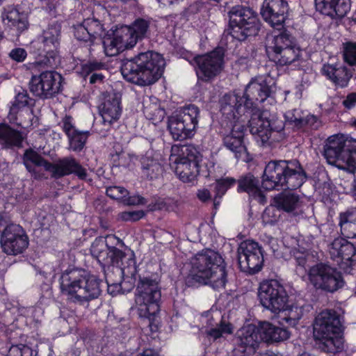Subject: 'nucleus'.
<instances>
[{
  "mask_svg": "<svg viewBox=\"0 0 356 356\" xmlns=\"http://www.w3.org/2000/svg\"><path fill=\"white\" fill-rule=\"evenodd\" d=\"M261 305L275 315H278L281 325L295 326L302 316V308L291 300L284 286L277 280L264 281L259 288Z\"/></svg>",
  "mask_w": 356,
  "mask_h": 356,
  "instance_id": "1",
  "label": "nucleus"
},
{
  "mask_svg": "<svg viewBox=\"0 0 356 356\" xmlns=\"http://www.w3.org/2000/svg\"><path fill=\"white\" fill-rule=\"evenodd\" d=\"M224 260L218 252L207 249L191 260L188 283L209 285L214 289L224 288L227 282Z\"/></svg>",
  "mask_w": 356,
  "mask_h": 356,
  "instance_id": "2",
  "label": "nucleus"
},
{
  "mask_svg": "<svg viewBox=\"0 0 356 356\" xmlns=\"http://www.w3.org/2000/svg\"><path fill=\"white\" fill-rule=\"evenodd\" d=\"M164 67L165 60L161 54L147 51L124 61L121 67V73L129 82L149 86L161 76Z\"/></svg>",
  "mask_w": 356,
  "mask_h": 356,
  "instance_id": "3",
  "label": "nucleus"
},
{
  "mask_svg": "<svg viewBox=\"0 0 356 356\" xmlns=\"http://www.w3.org/2000/svg\"><path fill=\"white\" fill-rule=\"evenodd\" d=\"M100 282L95 276L78 269L65 270L60 277V289L67 299L83 305L99 297Z\"/></svg>",
  "mask_w": 356,
  "mask_h": 356,
  "instance_id": "4",
  "label": "nucleus"
},
{
  "mask_svg": "<svg viewBox=\"0 0 356 356\" xmlns=\"http://www.w3.org/2000/svg\"><path fill=\"white\" fill-rule=\"evenodd\" d=\"M305 179L298 161H272L265 168L262 187L268 191L293 190L301 186Z\"/></svg>",
  "mask_w": 356,
  "mask_h": 356,
  "instance_id": "5",
  "label": "nucleus"
},
{
  "mask_svg": "<svg viewBox=\"0 0 356 356\" xmlns=\"http://www.w3.org/2000/svg\"><path fill=\"white\" fill-rule=\"evenodd\" d=\"M161 297L160 286L156 280L140 277L136 288L135 301L138 314L143 318L151 333H156L159 328V302Z\"/></svg>",
  "mask_w": 356,
  "mask_h": 356,
  "instance_id": "6",
  "label": "nucleus"
},
{
  "mask_svg": "<svg viewBox=\"0 0 356 356\" xmlns=\"http://www.w3.org/2000/svg\"><path fill=\"white\" fill-rule=\"evenodd\" d=\"M314 337L321 342L327 352H339L343 348L339 317L331 310L319 313L315 318Z\"/></svg>",
  "mask_w": 356,
  "mask_h": 356,
  "instance_id": "7",
  "label": "nucleus"
},
{
  "mask_svg": "<svg viewBox=\"0 0 356 356\" xmlns=\"http://www.w3.org/2000/svg\"><path fill=\"white\" fill-rule=\"evenodd\" d=\"M323 155L329 164L354 172L356 170V139L343 135L332 136L326 140Z\"/></svg>",
  "mask_w": 356,
  "mask_h": 356,
  "instance_id": "8",
  "label": "nucleus"
},
{
  "mask_svg": "<svg viewBox=\"0 0 356 356\" xmlns=\"http://www.w3.org/2000/svg\"><path fill=\"white\" fill-rule=\"evenodd\" d=\"M200 154L193 145H173L170 165L183 182L193 181L199 174Z\"/></svg>",
  "mask_w": 356,
  "mask_h": 356,
  "instance_id": "9",
  "label": "nucleus"
},
{
  "mask_svg": "<svg viewBox=\"0 0 356 356\" xmlns=\"http://www.w3.org/2000/svg\"><path fill=\"white\" fill-rule=\"evenodd\" d=\"M90 252L99 263L104 266H116L122 273L125 269L131 274L136 272L134 252L129 250L124 252L115 247L108 246L105 238H97L92 243Z\"/></svg>",
  "mask_w": 356,
  "mask_h": 356,
  "instance_id": "10",
  "label": "nucleus"
},
{
  "mask_svg": "<svg viewBox=\"0 0 356 356\" xmlns=\"http://www.w3.org/2000/svg\"><path fill=\"white\" fill-rule=\"evenodd\" d=\"M289 337L290 332L286 329L276 327L269 322L246 325V355L255 354L261 342H280Z\"/></svg>",
  "mask_w": 356,
  "mask_h": 356,
  "instance_id": "11",
  "label": "nucleus"
},
{
  "mask_svg": "<svg viewBox=\"0 0 356 356\" xmlns=\"http://www.w3.org/2000/svg\"><path fill=\"white\" fill-rule=\"evenodd\" d=\"M199 115L198 107L188 105L170 116L168 127L172 138L181 141L191 138L195 134Z\"/></svg>",
  "mask_w": 356,
  "mask_h": 356,
  "instance_id": "12",
  "label": "nucleus"
},
{
  "mask_svg": "<svg viewBox=\"0 0 356 356\" xmlns=\"http://www.w3.org/2000/svg\"><path fill=\"white\" fill-rule=\"evenodd\" d=\"M308 279L316 289L331 293L341 288L344 284L341 273L323 263L317 264L309 268Z\"/></svg>",
  "mask_w": 356,
  "mask_h": 356,
  "instance_id": "13",
  "label": "nucleus"
},
{
  "mask_svg": "<svg viewBox=\"0 0 356 356\" xmlns=\"http://www.w3.org/2000/svg\"><path fill=\"white\" fill-rule=\"evenodd\" d=\"M224 57L225 49L222 47H216L207 54L195 56L193 60L197 66V77L209 81L218 76L223 70Z\"/></svg>",
  "mask_w": 356,
  "mask_h": 356,
  "instance_id": "14",
  "label": "nucleus"
},
{
  "mask_svg": "<svg viewBox=\"0 0 356 356\" xmlns=\"http://www.w3.org/2000/svg\"><path fill=\"white\" fill-rule=\"evenodd\" d=\"M62 76L53 70H46L32 76L29 86L30 91L40 99H50L61 90Z\"/></svg>",
  "mask_w": 356,
  "mask_h": 356,
  "instance_id": "15",
  "label": "nucleus"
},
{
  "mask_svg": "<svg viewBox=\"0 0 356 356\" xmlns=\"http://www.w3.org/2000/svg\"><path fill=\"white\" fill-rule=\"evenodd\" d=\"M60 38L61 26L57 22L49 25L40 37L43 51L46 53L42 63L47 67H54L58 63V49Z\"/></svg>",
  "mask_w": 356,
  "mask_h": 356,
  "instance_id": "16",
  "label": "nucleus"
},
{
  "mask_svg": "<svg viewBox=\"0 0 356 356\" xmlns=\"http://www.w3.org/2000/svg\"><path fill=\"white\" fill-rule=\"evenodd\" d=\"M331 258L345 272L350 273V268L356 264L355 246L343 238H337L329 248Z\"/></svg>",
  "mask_w": 356,
  "mask_h": 356,
  "instance_id": "17",
  "label": "nucleus"
},
{
  "mask_svg": "<svg viewBox=\"0 0 356 356\" xmlns=\"http://www.w3.org/2000/svg\"><path fill=\"white\" fill-rule=\"evenodd\" d=\"M288 10V3L284 0H265L261 8V15L272 27L280 29L287 18Z\"/></svg>",
  "mask_w": 356,
  "mask_h": 356,
  "instance_id": "18",
  "label": "nucleus"
},
{
  "mask_svg": "<svg viewBox=\"0 0 356 356\" xmlns=\"http://www.w3.org/2000/svg\"><path fill=\"white\" fill-rule=\"evenodd\" d=\"M49 172L54 179L74 174L80 179H86L88 177L87 170L74 157L67 156L51 163Z\"/></svg>",
  "mask_w": 356,
  "mask_h": 356,
  "instance_id": "19",
  "label": "nucleus"
},
{
  "mask_svg": "<svg viewBox=\"0 0 356 356\" xmlns=\"http://www.w3.org/2000/svg\"><path fill=\"white\" fill-rule=\"evenodd\" d=\"M211 328L206 330L207 336L216 341L226 335L232 334L234 332L233 325L226 318L220 311H212L209 318Z\"/></svg>",
  "mask_w": 356,
  "mask_h": 356,
  "instance_id": "20",
  "label": "nucleus"
},
{
  "mask_svg": "<svg viewBox=\"0 0 356 356\" xmlns=\"http://www.w3.org/2000/svg\"><path fill=\"white\" fill-rule=\"evenodd\" d=\"M151 24L150 19L138 17L130 26L121 27L125 35L127 36L129 47H134L138 40L148 37Z\"/></svg>",
  "mask_w": 356,
  "mask_h": 356,
  "instance_id": "21",
  "label": "nucleus"
},
{
  "mask_svg": "<svg viewBox=\"0 0 356 356\" xmlns=\"http://www.w3.org/2000/svg\"><path fill=\"white\" fill-rule=\"evenodd\" d=\"M244 94L239 96L235 93L225 95L220 99V111L227 118L238 120L245 113L243 107Z\"/></svg>",
  "mask_w": 356,
  "mask_h": 356,
  "instance_id": "22",
  "label": "nucleus"
},
{
  "mask_svg": "<svg viewBox=\"0 0 356 356\" xmlns=\"http://www.w3.org/2000/svg\"><path fill=\"white\" fill-rule=\"evenodd\" d=\"M99 113L104 124H111L119 119L121 114L120 98L115 93L108 94L99 106Z\"/></svg>",
  "mask_w": 356,
  "mask_h": 356,
  "instance_id": "23",
  "label": "nucleus"
},
{
  "mask_svg": "<svg viewBox=\"0 0 356 356\" xmlns=\"http://www.w3.org/2000/svg\"><path fill=\"white\" fill-rule=\"evenodd\" d=\"M22 160L26 170L35 179L43 177L44 174L38 169L39 167H43L46 171L49 170L51 163L32 149L24 152Z\"/></svg>",
  "mask_w": 356,
  "mask_h": 356,
  "instance_id": "24",
  "label": "nucleus"
},
{
  "mask_svg": "<svg viewBox=\"0 0 356 356\" xmlns=\"http://www.w3.org/2000/svg\"><path fill=\"white\" fill-rule=\"evenodd\" d=\"M229 29L228 34L240 42L245 40V9L236 6L229 12Z\"/></svg>",
  "mask_w": 356,
  "mask_h": 356,
  "instance_id": "25",
  "label": "nucleus"
},
{
  "mask_svg": "<svg viewBox=\"0 0 356 356\" xmlns=\"http://www.w3.org/2000/svg\"><path fill=\"white\" fill-rule=\"evenodd\" d=\"M275 80L268 74L255 77L246 86V90L257 92V99L261 102L275 92Z\"/></svg>",
  "mask_w": 356,
  "mask_h": 356,
  "instance_id": "26",
  "label": "nucleus"
},
{
  "mask_svg": "<svg viewBox=\"0 0 356 356\" xmlns=\"http://www.w3.org/2000/svg\"><path fill=\"white\" fill-rule=\"evenodd\" d=\"M315 4L321 13L339 17L345 16L350 8V0H315Z\"/></svg>",
  "mask_w": 356,
  "mask_h": 356,
  "instance_id": "27",
  "label": "nucleus"
},
{
  "mask_svg": "<svg viewBox=\"0 0 356 356\" xmlns=\"http://www.w3.org/2000/svg\"><path fill=\"white\" fill-rule=\"evenodd\" d=\"M250 131L257 136L263 143H266L273 134L270 121L265 113H255L249 121Z\"/></svg>",
  "mask_w": 356,
  "mask_h": 356,
  "instance_id": "28",
  "label": "nucleus"
},
{
  "mask_svg": "<svg viewBox=\"0 0 356 356\" xmlns=\"http://www.w3.org/2000/svg\"><path fill=\"white\" fill-rule=\"evenodd\" d=\"M322 72L327 79L341 88L346 87L352 77L347 67L340 63L325 64L322 68Z\"/></svg>",
  "mask_w": 356,
  "mask_h": 356,
  "instance_id": "29",
  "label": "nucleus"
},
{
  "mask_svg": "<svg viewBox=\"0 0 356 356\" xmlns=\"http://www.w3.org/2000/svg\"><path fill=\"white\" fill-rule=\"evenodd\" d=\"M24 138L22 132L12 128L8 124L0 123V145L3 149L20 148Z\"/></svg>",
  "mask_w": 356,
  "mask_h": 356,
  "instance_id": "30",
  "label": "nucleus"
},
{
  "mask_svg": "<svg viewBox=\"0 0 356 356\" xmlns=\"http://www.w3.org/2000/svg\"><path fill=\"white\" fill-rule=\"evenodd\" d=\"M264 264V257L259 244L251 240H246V264L248 273L259 272Z\"/></svg>",
  "mask_w": 356,
  "mask_h": 356,
  "instance_id": "31",
  "label": "nucleus"
},
{
  "mask_svg": "<svg viewBox=\"0 0 356 356\" xmlns=\"http://www.w3.org/2000/svg\"><path fill=\"white\" fill-rule=\"evenodd\" d=\"M103 44L105 54L108 56H116L124 49L131 48L122 28L114 33L113 38H106Z\"/></svg>",
  "mask_w": 356,
  "mask_h": 356,
  "instance_id": "32",
  "label": "nucleus"
},
{
  "mask_svg": "<svg viewBox=\"0 0 356 356\" xmlns=\"http://www.w3.org/2000/svg\"><path fill=\"white\" fill-rule=\"evenodd\" d=\"M272 204L278 209L287 213L296 212L301 206L299 196L290 191L283 192L275 196Z\"/></svg>",
  "mask_w": 356,
  "mask_h": 356,
  "instance_id": "33",
  "label": "nucleus"
},
{
  "mask_svg": "<svg viewBox=\"0 0 356 356\" xmlns=\"http://www.w3.org/2000/svg\"><path fill=\"white\" fill-rule=\"evenodd\" d=\"M339 225L342 235L347 238L356 237V209L346 210L339 216Z\"/></svg>",
  "mask_w": 356,
  "mask_h": 356,
  "instance_id": "34",
  "label": "nucleus"
},
{
  "mask_svg": "<svg viewBox=\"0 0 356 356\" xmlns=\"http://www.w3.org/2000/svg\"><path fill=\"white\" fill-rule=\"evenodd\" d=\"M140 163L142 175L147 179H158L163 173V166L152 156H143L140 159Z\"/></svg>",
  "mask_w": 356,
  "mask_h": 356,
  "instance_id": "35",
  "label": "nucleus"
},
{
  "mask_svg": "<svg viewBox=\"0 0 356 356\" xmlns=\"http://www.w3.org/2000/svg\"><path fill=\"white\" fill-rule=\"evenodd\" d=\"M294 41L293 38L286 32H283L278 35H275L268 40L266 53L272 59L277 56L286 46L291 45Z\"/></svg>",
  "mask_w": 356,
  "mask_h": 356,
  "instance_id": "36",
  "label": "nucleus"
},
{
  "mask_svg": "<svg viewBox=\"0 0 356 356\" xmlns=\"http://www.w3.org/2000/svg\"><path fill=\"white\" fill-rule=\"evenodd\" d=\"M244 136L243 125L234 124L232 134L225 137L224 143L227 148L237 154L245 149L243 145Z\"/></svg>",
  "mask_w": 356,
  "mask_h": 356,
  "instance_id": "37",
  "label": "nucleus"
},
{
  "mask_svg": "<svg viewBox=\"0 0 356 356\" xmlns=\"http://www.w3.org/2000/svg\"><path fill=\"white\" fill-rule=\"evenodd\" d=\"M300 55L301 49L293 41L291 45L284 47L272 60L280 65H288L298 60Z\"/></svg>",
  "mask_w": 356,
  "mask_h": 356,
  "instance_id": "38",
  "label": "nucleus"
},
{
  "mask_svg": "<svg viewBox=\"0 0 356 356\" xmlns=\"http://www.w3.org/2000/svg\"><path fill=\"white\" fill-rule=\"evenodd\" d=\"M5 21L8 20L10 26H15L19 31H23L28 27L26 14L20 13L16 8H9L3 15Z\"/></svg>",
  "mask_w": 356,
  "mask_h": 356,
  "instance_id": "39",
  "label": "nucleus"
},
{
  "mask_svg": "<svg viewBox=\"0 0 356 356\" xmlns=\"http://www.w3.org/2000/svg\"><path fill=\"white\" fill-rule=\"evenodd\" d=\"M33 104L34 100L29 97L27 90L24 88H20L17 91L15 101L10 108V112L9 114L10 120H14L15 117L13 113H17L18 108L28 106H33Z\"/></svg>",
  "mask_w": 356,
  "mask_h": 356,
  "instance_id": "40",
  "label": "nucleus"
},
{
  "mask_svg": "<svg viewBox=\"0 0 356 356\" xmlns=\"http://www.w3.org/2000/svg\"><path fill=\"white\" fill-rule=\"evenodd\" d=\"M90 132L88 131H76L67 136L70 149L74 152L81 151L87 141Z\"/></svg>",
  "mask_w": 356,
  "mask_h": 356,
  "instance_id": "41",
  "label": "nucleus"
},
{
  "mask_svg": "<svg viewBox=\"0 0 356 356\" xmlns=\"http://www.w3.org/2000/svg\"><path fill=\"white\" fill-rule=\"evenodd\" d=\"M136 160L137 156L135 154L125 153L123 151L111 154V161L116 167L130 168Z\"/></svg>",
  "mask_w": 356,
  "mask_h": 356,
  "instance_id": "42",
  "label": "nucleus"
},
{
  "mask_svg": "<svg viewBox=\"0 0 356 356\" xmlns=\"http://www.w3.org/2000/svg\"><path fill=\"white\" fill-rule=\"evenodd\" d=\"M236 180L232 177H225L217 179L215 183V191L216 193L214 198V206L216 208L219 202H217V198H220L232 186L235 184Z\"/></svg>",
  "mask_w": 356,
  "mask_h": 356,
  "instance_id": "43",
  "label": "nucleus"
},
{
  "mask_svg": "<svg viewBox=\"0 0 356 356\" xmlns=\"http://www.w3.org/2000/svg\"><path fill=\"white\" fill-rule=\"evenodd\" d=\"M248 15L250 16L246 19V38L257 35L260 28V22L256 13L252 9L246 8V17Z\"/></svg>",
  "mask_w": 356,
  "mask_h": 356,
  "instance_id": "44",
  "label": "nucleus"
},
{
  "mask_svg": "<svg viewBox=\"0 0 356 356\" xmlns=\"http://www.w3.org/2000/svg\"><path fill=\"white\" fill-rule=\"evenodd\" d=\"M248 177H246V181ZM246 193H248L250 197L252 200L257 201L259 203L264 204L266 202L265 195L257 185V181L255 179H249L248 184L246 183Z\"/></svg>",
  "mask_w": 356,
  "mask_h": 356,
  "instance_id": "45",
  "label": "nucleus"
},
{
  "mask_svg": "<svg viewBox=\"0 0 356 356\" xmlns=\"http://www.w3.org/2000/svg\"><path fill=\"white\" fill-rule=\"evenodd\" d=\"M83 24L86 26L93 41L97 37L102 35L103 33V26L98 19L95 18H88L83 22Z\"/></svg>",
  "mask_w": 356,
  "mask_h": 356,
  "instance_id": "46",
  "label": "nucleus"
},
{
  "mask_svg": "<svg viewBox=\"0 0 356 356\" xmlns=\"http://www.w3.org/2000/svg\"><path fill=\"white\" fill-rule=\"evenodd\" d=\"M343 58L350 65H356V43L346 42L343 44Z\"/></svg>",
  "mask_w": 356,
  "mask_h": 356,
  "instance_id": "47",
  "label": "nucleus"
},
{
  "mask_svg": "<svg viewBox=\"0 0 356 356\" xmlns=\"http://www.w3.org/2000/svg\"><path fill=\"white\" fill-rule=\"evenodd\" d=\"M291 253L293 254L294 259H296L297 264L298 266V270L300 268H305L307 262L312 257L305 250H300L296 249H293L290 251Z\"/></svg>",
  "mask_w": 356,
  "mask_h": 356,
  "instance_id": "48",
  "label": "nucleus"
},
{
  "mask_svg": "<svg viewBox=\"0 0 356 356\" xmlns=\"http://www.w3.org/2000/svg\"><path fill=\"white\" fill-rule=\"evenodd\" d=\"M8 356H34L33 350L26 345L12 346L8 352Z\"/></svg>",
  "mask_w": 356,
  "mask_h": 356,
  "instance_id": "49",
  "label": "nucleus"
},
{
  "mask_svg": "<svg viewBox=\"0 0 356 356\" xmlns=\"http://www.w3.org/2000/svg\"><path fill=\"white\" fill-rule=\"evenodd\" d=\"M172 204H175L177 205V202L172 199L158 198L155 200V202L154 203L149 204L148 207L151 211L162 209L171 210L173 209V208L171 206Z\"/></svg>",
  "mask_w": 356,
  "mask_h": 356,
  "instance_id": "50",
  "label": "nucleus"
},
{
  "mask_svg": "<svg viewBox=\"0 0 356 356\" xmlns=\"http://www.w3.org/2000/svg\"><path fill=\"white\" fill-rule=\"evenodd\" d=\"M58 124L60 126L62 130L67 136H69L78 131L74 125V119L70 115H66L62 118Z\"/></svg>",
  "mask_w": 356,
  "mask_h": 356,
  "instance_id": "51",
  "label": "nucleus"
},
{
  "mask_svg": "<svg viewBox=\"0 0 356 356\" xmlns=\"http://www.w3.org/2000/svg\"><path fill=\"white\" fill-rule=\"evenodd\" d=\"M284 118L286 122L296 126H300L303 121L302 112L298 109L288 111L284 114Z\"/></svg>",
  "mask_w": 356,
  "mask_h": 356,
  "instance_id": "52",
  "label": "nucleus"
},
{
  "mask_svg": "<svg viewBox=\"0 0 356 356\" xmlns=\"http://www.w3.org/2000/svg\"><path fill=\"white\" fill-rule=\"evenodd\" d=\"M106 193L108 197L115 200L124 198L128 195V191L126 188L116 186L107 188Z\"/></svg>",
  "mask_w": 356,
  "mask_h": 356,
  "instance_id": "53",
  "label": "nucleus"
},
{
  "mask_svg": "<svg viewBox=\"0 0 356 356\" xmlns=\"http://www.w3.org/2000/svg\"><path fill=\"white\" fill-rule=\"evenodd\" d=\"M74 34L75 38L81 41L93 42V40L87 31L86 26L82 23L74 26Z\"/></svg>",
  "mask_w": 356,
  "mask_h": 356,
  "instance_id": "54",
  "label": "nucleus"
},
{
  "mask_svg": "<svg viewBox=\"0 0 356 356\" xmlns=\"http://www.w3.org/2000/svg\"><path fill=\"white\" fill-rule=\"evenodd\" d=\"M104 64L98 61H88L81 66V73L84 76L88 75L95 70L102 69Z\"/></svg>",
  "mask_w": 356,
  "mask_h": 356,
  "instance_id": "55",
  "label": "nucleus"
},
{
  "mask_svg": "<svg viewBox=\"0 0 356 356\" xmlns=\"http://www.w3.org/2000/svg\"><path fill=\"white\" fill-rule=\"evenodd\" d=\"M145 216L143 211H124L120 213V218L124 221H136Z\"/></svg>",
  "mask_w": 356,
  "mask_h": 356,
  "instance_id": "56",
  "label": "nucleus"
},
{
  "mask_svg": "<svg viewBox=\"0 0 356 356\" xmlns=\"http://www.w3.org/2000/svg\"><path fill=\"white\" fill-rule=\"evenodd\" d=\"M143 112L146 115L147 118L149 119H154V118L161 113V110L159 106L156 104H147V103H145L144 104Z\"/></svg>",
  "mask_w": 356,
  "mask_h": 356,
  "instance_id": "57",
  "label": "nucleus"
},
{
  "mask_svg": "<svg viewBox=\"0 0 356 356\" xmlns=\"http://www.w3.org/2000/svg\"><path fill=\"white\" fill-rule=\"evenodd\" d=\"M9 56L12 60L20 63L25 60L27 53L23 48H15L10 51Z\"/></svg>",
  "mask_w": 356,
  "mask_h": 356,
  "instance_id": "58",
  "label": "nucleus"
},
{
  "mask_svg": "<svg viewBox=\"0 0 356 356\" xmlns=\"http://www.w3.org/2000/svg\"><path fill=\"white\" fill-rule=\"evenodd\" d=\"M342 105L346 109H352L356 106V92L348 93L343 99Z\"/></svg>",
  "mask_w": 356,
  "mask_h": 356,
  "instance_id": "59",
  "label": "nucleus"
},
{
  "mask_svg": "<svg viewBox=\"0 0 356 356\" xmlns=\"http://www.w3.org/2000/svg\"><path fill=\"white\" fill-rule=\"evenodd\" d=\"M124 202L128 205H143L147 204V201L139 195H134L125 197L124 199Z\"/></svg>",
  "mask_w": 356,
  "mask_h": 356,
  "instance_id": "60",
  "label": "nucleus"
},
{
  "mask_svg": "<svg viewBox=\"0 0 356 356\" xmlns=\"http://www.w3.org/2000/svg\"><path fill=\"white\" fill-rule=\"evenodd\" d=\"M197 198L202 202H206L211 200V194L207 188H201L197 191Z\"/></svg>",
  "mask_w": 356,
  "mask_h": 356,
  "instance_id": "61",
  "label": "nucleus"
},
{
  "mask_svg": "<svg viewBox=\"0 0 356 356\" xmlns=\"http://www.w3.org/2000/svg\"><path fill=\"white\" fill-rule=\"evenodd\" d=\"M108 284V292L111 294H115L116 292L119 291L120 288V284L118 283H110V282L106 280Z\"/></svg>",
  "mask_w": 356,
  "mask_h": 356,
  "instance_id": "62",
  "label": "nucleus"
},
{
  "mask_svg": "<svg viewBox=\"0 0 356 356\" xmlns=\"http://www.w3.org/2000/svg\"><path fill=\"white\" fill-rule=\"evenodd\" d=\"M243 331L239 330L237 332V334H236V336L234 338L235 343L236 344H238V346H240L241 348H244L243 346V343H244L243 339Z\"/></svg>",
  "mask_w": 356,
  "mask_h": 356,
  "instance_id": "63",
  "label": "nucleus"
},
{
  "mask_svg": "<svg viewBox=\"0 0 356 356\" xmlns=\"http://www.w3.org/2000/svg\"><path fill=\"white\" fill-rule=\"evenodd\" d=\"M136 356H159L157 353H156L152 349H145L142 353L138 354Z\"/></svg>",
  "mask_w": 356,
  "mask_h": 356,
  "instance_id": "64",
  "label": "nucleus"
}]
</instances>
